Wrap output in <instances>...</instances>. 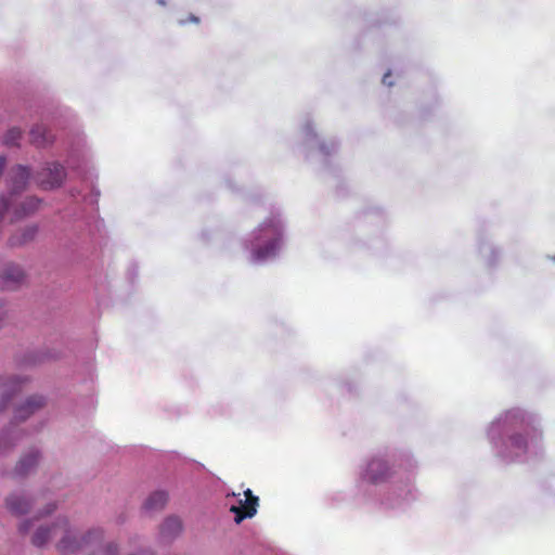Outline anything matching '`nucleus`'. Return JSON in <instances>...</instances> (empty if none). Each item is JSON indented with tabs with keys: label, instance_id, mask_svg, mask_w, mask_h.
<instances>
[{
	"label": "nucleus",
	"instance_id": "obj_1",
	"mask_svg": "<svg viewBox=\"0 0 555 555\" xmlns=\"http://www.w3.org/2000/svg\"><path fill=\"white\" fill-rule=\"evenodd\" d=\"M103 530L94 528L79 535L73 530L66 518H61L50 526H40L31 538L35 546L41 547L49 541L59 539L56 550L61 555H72L80 551L91 550L103 540Z\"/></svg>",
	"mask_w": 555,
	"mask_h": 555
},
{
	"label": "nucleus",
	"instance_id": "obj_2",
	"mask_svg": "<svg viewBox=\"0 0 555 555\" xmlns=\"http://www.w3.org/2000/svg\"><path fill=\"white\" fill-rule=\"evenodd\" d=\"M259 235L257 241L268 238L263 246H257L253 250V259L255 261H263L270 257L275 256L282 243L283 229L281 221L271 217L266 219L258 228Z\"/></svg>",
	"mask_w": 555,
	"mask_h": 555
},
{
	"label": "nucleus",
	"instance_id": "obj_3",
	"mask_svg": "<svg viewBox=\"0 0 555 555\" xmlns=\"http://www.w3.org/2000/svg\"><path fill=\"white\" fill-rule=\"evenodd\" d=\"M65 177V168L59 163H51L36 175V181L42 189L50 190L59 188Z\"/></svg>",
	"mask_w": 555,
	"mask_h": 555
},
{
	"label": "nucleus",
	"instance_id": "obj_4",
	"mask_svg": "<svg viewBox=\"0 0 555 555\" xmlns=\"http://www.w3.org/2000/svg\"><path fill=\"white\" fill-rule=\"evenodd\" d=\"M26 274L24 270L15 263H7L0 275V287L2 289L14 291L24 284Z\"/></svg>",
	"mask_w": 555,
	"mask_h": 555
},
{
	"label": "nucleus",
	"instance_id": "obj_5",
	"mask_svg": "<svg viewBox=\"0 0 555 555\" xmlns=\"http://www.w3.org/2000/svg\"><path fill=\"white\" fill-rule=\"evenodd\" d=\"M245 500H240V505H232L230 512L235 514V522L241 524L245 518H251L257 513L259 505L258 496L254 495L250 489L244 491Z\"/></svg>",
	"mask_w": 555,
	"mask_h": 555
},
{
	"label": "nucleus",
	"instance_id": "obj_6",
	"mask_svg": "<svg viewBox=\"0 0 555 555\" xmlns=\"http://www.w3.org/2000/svg\"><path fill=\"white\" fill-rule=\"evenodd\" d=\"M391 475V469L386 461L382 459H373L369 462L364 477L373 482H383Z\"/></svg>",
	"mask_w": 555,
	"mask_h": 555
},
{
	"label": "nucleus",
	"instance_id": "obj_7",
	"mask_svg": "<svg viewBox=\"0 0 555 555\" xmlns=\"http://www.w3.org/2000/svg\"><path fill=\"white\" fill-rule=\"evenodd\" d=\"M30 173L29 169L25 166L17 165L14 166L10 172L8 178V185L9 189L13 194L20 193L23 190H25L28 180H29Z\"/></svg>",
	"mask_w": 555,
	"mask_h": 555
},
{
	"label": "nucleus",
	"instance_id": "obj_8",
	"mask_svg": "<svg viewBox=\"0 0 555 555\" xmlns=\"http://www.w3.org/2000/svg\"><path fill=\"white\" fill-rule=\"evenodd\" d=\"M44 405V399L41 396H31L29 397L24 404L20 405L15 410L14 417L20 421H25L35 411L42 408Z\"/></svg>",
	"mask_w": 555,
	"mask_h": 555
},
{
	"label": "nucleus",
	"instance_id": "obj_9",
	"mask_svg": "<svg viewBox=\"0 0 555 555\" xmlns=\"http://www.w3.org/2000/svg\"><path fill=\"white\" fill-rule=\"evenodd\" d=\"M168 501V494L165 491L153 492L144 503V509L147 512L160 511L165 507Z\"/></svg>",
	"mask_w": 555,
	"mask_h": 555
},
{
	"label": "nucleus",
	"instance_id": "obj_10",
	"mask_svg": "<svg viewBox=\"0 0 555 555\" xmlns=\"http://www.w3.org/2000/svg\"><path fill=\"white\" fill-rule=\"evenodd\" d=\"M30 141L33 144L42 147L52 143L53 138L44 126L36 125L30 130Z\"/></svg>",
	"mask_w": 555,
	"mask_h": 555
},
{
	"label": "nucleus",
	"instance_id": "obj_11",
	"mask_svg": "<svg viewBox=\"0 0 555 555\" xmlns=\"http://www.w3.org/2000/svg\"><path fill=\"white\" fill-rule=\"evenodd\" d=\"M182 530L181 520L178 517H168L160 527V535L164 539H172Z\"/></svg>",
	"mask_w": 555,
	"mask_h": 555
},
{
	"label": "nucleus",
	"instance_id": "obj_12",
	"mask_svg": "<svg viewBox=\"0 0 555 555\" xmlns=\"http://www.w3.org/2000/svg\"><path fill=\"white\" fill-rule=\"evenodd\" d=\"M7 506L12 514L23 515L28 512L30 503L21 495H11L7 499Z\"/></svg>",
	"mask_w": 555,
	"mask_h": 555
},
{
	"label": "nucleus",
	"instance_id": "obj_13",
	"mask_svg": "<svg viewBox=\"0 0 555 555\" xmlns=\"http://www.w3.org/2000/svg\"><path fill=\"white\" fill-rule=\"evenodd\" d=\"M38 452L33 451L23 456L15 467V474L18 476L27 475L38 463Z\"/></svg>",
	"mask_w": 555,
	"mask_h": 555
},
{
	"label": "nucleus",
	"instance_id": "obj_14",
	"mask_svg": "<svg viewBox=\"0 0 555 555\" xmlns=\"http://www.w3.org/2000/svg\"><path fill=\"white\" fill-rule=\"evenodd\" d=\"M37 233L36 227H27L21 233L14 234L10 237L11 246H21L34 240Z\"/></svg>",
	"mask_w": 555,
	"mask_h": 555
},
{
	"label": "nucleus",
	"instance_id": "obj_15",
	"mask_svg": "<svg viewBox=\"0 0 555 555\" xmlns=\"http://www.w3.org/2000/svg\"><path fill=\"white\" fill-rule=\"evenodd\" d=\"M40 205V201L36 197H28L24 201V203L22 204V214L21 215H27V214H30L33 211H35L36 209H38Z\"/></svg>",
	"mask_w": 555,
	"mask_h": 555
},
{
	"label": "nucleus",
	"instance_id": "obj_16",
	"mask_svg": "<svg viewBox=\"0 0 555 555\" xmlns=\"http://www.w3.org/2000/svg\"><path fill=\"white\" fill-rule=\"evenodd\" d=\"M21 137L22 131L18 128H12L7 132L3 142L5 145H15L17 144V141L21 139Z\"/></svg>",
	"mask_w": 555,
	"mask_h": 555
},
{
	"label": "nucleus",
	"instance_id": "obj_17",
	"mask_svg": "<svg viewBox=\"0 0 555 555\" xmlns=\"http://www.w3.org/2000/svg\"><path fill=\"white\" fill-rule=\"evenodd\" d=\"M92 555H118V546L111 542L104 547L98 548Z\"/></svg>",
	"mask_w": 555,
	"mask_h": 555
},
{
	"label": "nucleus",
	"instance_id": "obj_18",
	"mask_svg": "<svg viewBox=\"0 0 555 555\" xmlns=\"http://www.w3.org/2000/svg\"><path fill=\"white\" fill-rule=\"evenodd\" d=\"M511 443L514 448L525 452L527 450V440L526 438L520 435V434H517V435H513L511 437Z\"/></svg>",
	"mask_w": 555,
	"mask_h": 555
},
{
	"label": "nucleus",
	"instance_id": "obj_19",
	"mask_svg": "<svg viewBox=\"0 0 555 555\" xmlns=\"http://www.w3.org/2000/svg\"><path fill=\"white\" fill-rule=\"evenodd\" d=\"M8 203L3 197H0V219L3 217L4 212L8 209Z\"/></svg>",
	"mask_w": 555,
	"mask_h": 555
},
{
	"label": "nucleus",
	"instance_id": "obj_20",
	"mask_svg": "<svg viewBox=\"0 0 555 555\" xmlns=\"http://www.w3.org/2000/svg\"><path fill=\"white\" fill-rule=\"evenodd\" d=\"M29 529H30V521H28V520L22 522L21 526H20V531L23 532V533L28 532Z\"/></svg>",
	"mask_w": 555,
	"mask_h": 555
},
{
	"label": "nucleus",
	"instance_id": "obj_21",
	"mask_svg": "<svg viewBox=\"0 0 555 555\" xmlns=\"http://www.w3.org/2000/svg\"><path fill=\"white\" fill-rule=\"evenodd\" d=\"M54 509H55V505H54V504H49V505H48V507H47L46 514H47V515H49V514H51Z\"/></svg>",
	"mask_w": 555,
	"mask_h": 555
}]
</instances>
